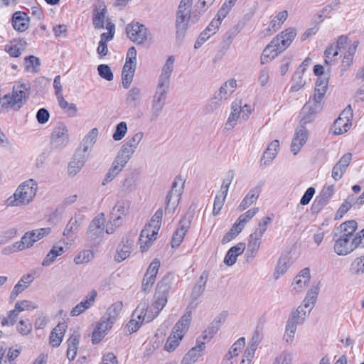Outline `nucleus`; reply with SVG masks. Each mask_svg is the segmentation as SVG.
<instances>
[{"label": "nucleus", "instance_id": "1", "mask_svg": "<svg viewBox=\"0 0 364 364\" xmlns=\"http://www.w3.org/2000/svg\"><path fill=\"white\" fill-rule=\"evenodd\" d=\"M38 191V184L33 179L21 183L14 193L6 200L8 207L28 205L34 199Z\"/></svg>", "mask_w": 364, "mask_h": 364}, {"label": "nucleus", "instance_id": "2", "mask_svg": "<svg viewBox=\"0 0 364 364\" xmlns=\"http://www.w3.org/2000/svg\"><path fill=\"white\" fill-rule=\"evenodd\" d=\"M318 291V285H313L307 292L306 296L303 301L302 304L291 311L287 322L291 324H294L296 327L298 325L303 324L316 303Z\"/></svg>", "mask_w": 364, "mask_h": 364}, {"label": "nucleus", "instance_id": "3", "mask_svg": "<svg viewBox=\"0 0 364 364\" xmlns=\"http://www.w3.org/2000/svg\"><path fill=\"white\" fill-rule=\"evenodd\" d=\"M30 85L21 83L14 86L11 94L5 95L0 98V105L4 109H19L26 103L30 94Z\"/></svg>", "mask_w": 364, "mask_h": 364}, {"label": "nucleus", "instance_id": "4", "mask_svg": "<svg viewBox=\"0 0 364 364\" xmlns=\"http://www.w3.org/2000/svg\"><path fill=\"white\" fill-rule=\"evenodd\" d=\"M191 321V314H185L175 324L172 331L164 345V350L168 352L174 351L186 333Z\"/></svg>", "mask_w": 364, "mask_h": 364}, {"label": "nucleus", "instance_id": "5", "mask_svg": "<svg viewBox=\"0 0 364 364\" xmlns=\"http://www.w3.org/2000/svg\"><path fill=\"white\" fill-rule=\"evenodd\" d=\"M169 87L161 85H156L152 97L149 116L151 121H155L162 113L166 105Z\"/></svg>", "mask_w": 364, "mask_h": 364}, {"label": "nucleus", "instance_id": "6", "mask_svg": "<svg viewBox=\"0 0 364 364\" xmlns=\"http://www.w3.org/2000/svg\"><path fill=\"white\" fill-rule=\"evenodd\" d=\"M144 134L139 132L134 134L131 138H127L115 157L117 161H120L126 165L135 152Z\"/></svg>", "mask_w": 364, "mask_h": 364}, {"label": "nucleus", "instance_id": "7", "mask_svg": "<svg viewBox=\"0 0 364 364\" xmlns=\"http://www.w3.org/2000/svg\"><path fill=\"white\" fill-rule=\"evenodd\" d=\"M193 0H180L176 11V23H196L200 20V13L192 11Z\"/></svg>", "mask_w": 364, "mask_h": 364}, {"label": "nucleus", "instance_id": "8", "mask_svg": "<svg viewBox=\"0 0 364 364\" xmlns=\"http://www.w3.org/2000/svg\"><path fill=\"white\" fill-rule=\"evenodd\" d=\"M161 223L151 218L148 225H146L141 232L139 237L140 249L141 252H146L156 239V235L160 229Z\"/></svg>", "mask_w": 364, "mask_h": 364}, {"label": "nucleus", "instance_id": "9", "mask_svg": "<svg viewBox=\"0 0 364 364\" xmlns=\"http://www.w3.org/2000/svg\"><path fill=\"white\" fill-rule=\"evenodd\" d=\"M164 307V306H161L156 301H154V303L150 307H149L146 302H141L134 310L132 317L141 319L144 323H149L159 315Z\"/></svg>", "mask_w": 364, "mask_h": 364}, {"label": "nucleus", "instance_id": "10", "mask_svg": "<svg viewBox=\"0 0 364 364\" xmlns=\"http://www.w3.org/2000/svg\"><path fill=\"white\" fill-rule=\"evenodd\" d=\"M236 80L234 79L226 81L219 89L218 92L215 94L214 100L210 101L208 105V109L210 111H213L218 109L221 102L226 100L230 95L235 91L236 87Z\"/></svg>", "mask_w": 364, "mask_h": 364}, {"label": "nucleus", "instance_id": "11", "mask_svg": "<svg viewBox=\"0 0 364 364\" xmlns=\"http://www.w3.org/2000/svg\"><path fill=\"white\" fill-rule=\"evenodd\" d=\"M70 141L69 131L63 122H59L53 127L50 136V144L53 148H62L65 146Z\"/></svg>", "mask_w": 364, "mask_h": 364}, {"label": "nucleus", "instance_id": "12", "mask_svg": "<svg viewBox=\"0 0 364 364\" xmlns=\"http://www.w3.org/2000/svg\"><path fill=\"white\" fill-rule=\"evenodd\" d=\"M183 190V183H179L177 181H174L172 184L171 189L166 198V212L172 213L175 211L179 203Z\"/></svg>", "mask_w": 364, "mask_h": 364}, {"label": "nucleus", "instance_id": "13", "mask_svg": "<svg viewBox=\"0 0 364 364\" xmlns=\"http://www.w3.org/2000/svg\"><path fill=\"white\" fill-rule=\"evenodd\" d=\"M333 240L334 241L333 250L338 255H347L357 248L354 237L351 240L333 234Z\"/></svg>", "mask_w": 364, "mask_h": 364}, {"label": "nucleus", "instance_id": "14", "mask_svg": "<svg viewBox=\"0 0 364 364\" xmlns=\"http://www.w3.org/2000/svg\"><path fill=\"white\" fill-rule=\"evenodd\" d=\"M97 136V129H92L83 139L80 147L76 150L75 154L80 155V156L87 160L92 151V149L96 142Z\"/></svg>", "mask_w": 364, "mask_h": 364}, {"label": "nucleus", "instance_id": "15", "mask_svg": "<svg viewBox=\"0 0 364 364\" xmlns=\"http://www.w3.org/2000/svg\"><path fill=\"white\" fill-rule=\"evenodd\" d=\"M126 32L128 38L133 42L143 43L148 36V30L144 24H127Z\"/></svg>", "mask_w": 364, "mask_h": 364}, {"label": "nucleus", "instance_id": "16", "mask_svg": "<svg viewBox=\"0 0 364 364\" xmlns=\"http://www.w3.org/2000/svg\"><path fill=\"white\" fill-rule=\"evenodd\" d=\"M160 267V262L154 259L149 266L142 280L141 289L144 293H148L156 281V277Z\"/></svg>", "mask_w": 364, "mask_h": 364}, {"label": "nucleus", "instance_id": "17", "mask_svg": "<svg viewBox=\"0 0 364 364\" xmlns=\"http://www.w3.org/2000/svg\"><path fill=\"white\" fill-rule=\"evenodd\" d=\"M105 218L103 213L98 214L90 223L87 234L92 240L101 238L105 232Z\"/></svg>", "mask_w": 364, "mask_h": 364}, {"label": "nucleus", "instance_id": "18", "mask_svg": "<svg viewBox=\"0 0 364 364\" xmlns=\"http://www.w3.org/2000/svg\"><path fill=\"white\" fill-rule=\"evenodd\" d=\"M171 283L170 278L164 277L157 284L156 290L154 294L155 301L161 305L165 306L167 303V296L171 289Z\"/></svg>", "mask_w": 364, "mask_h": 364}, {"label": "nucleus", "instance_id": "19", "mask_svg": "<svg viewBox=\"0 0 364 364\" xmlns=\"http://www.w3.org/2000/svg\"><path fill=\"white\" fill-rule=\"evenodd\" d=\"M191 220L186 216L183 217L179 221L178 228L174 232L171 242L173 248L177 247L183 241L187 230L190 228Z\"/></svg>", "mask_w": 364, "mask_h": 364}, {"label": "nucleus", "instance_id": "20", "mask_svg": "<svg viewBox=\"0 0 364 364\" xmlns=\"http://www.w3.org/2000/svg\"><path fill=\"white\" fill-rule=\"evenodd\" d=\"M307 139L308 133L306 129L303 125L297 127L291 144V151L294 155L299 152L301 147L306 142Z\"/></svg>", "mask_w": 364, "mask_h": 364}, {"label": "nucleus", "instance_id": "21", "mask_svg": "<svg viewBox=\"0 0 364 364\" xmlns=\"http://www.w3.org/2000/svg\"><path fill=\"white\" fill-rule=\"evenodd\" d=\"M96 296L97 291L95 290H92L89 294L85 296L84 299L81 302L72 309L70 315L74 317L84 313L93 306Z\"/></svg>", "mask_w": 364, "mask_h": 364}, {"label": "nucleus", "instance_id": "22", "mask_svg": "<svg viewBox=\"0 0 364 364\" xmlns=\"http://www.w3.org/2000/svg\"><path fill=\"white\" fill-rule=\"evenodd\" d=\"M175 58L170 55L162 67L157 84L170 87V78L174 68Z\"/></svg>", "mask_w": 364, "mask_h": 364}, {"label": "nucleus", "instance_id": "23", "mask_svg": "<svg viewBox=\"0 0 364 364\" xmlns=\"http://www.w3.org/2000/svg\"><path fill=\"white\" fill-rule=\"evenodd\" d=\"M262 238L252 233L250 235L245 252V258L247 262H251L257 256L262 242Z\"/></svg>", "mask_w": 364, "mask_h": 364}, {"label": "nucleus", "instance_id": "24", "mask_svg": "<svg viewBox=\"0 0 364 364\" xmlns=\"http://www.w3.org/2000/svg\"><path fill=\"white\" fill-rule=\"evenodd\" d=\"M129 201L127 200H118L115 205L112 208L111 212V218L114 223V225L119 227L118 220L126 216L129 209Z\"/></svg>", "mask_w": 364, "mask_h": 364}, {"label": "nucleus", "instance_id": "25", "mask_svg": "<svg viewBox=\"0 0 364 364\" xmlns=\"http://www.w3.org/2000/svg\"><path fill=\"white\" fill-rule=\"evenodd\" d=\"M357 228L358 223L355 220H348L336 228L333 234L341 235L342 237H347L352 240L354 237V232Z\"/></svg>", "mask_w": 364, "mask_h": 364}, {"label": "nucleus", "instance_id": "26", "mask_svg": "<svg viewBox=\"0 0 364 364\" xmlns=\"http://www.w3.org/2000/svg\"><path fill=\"white\" fill-rule=\"evenodd\" d=\"M113 323L102 316L94 332L92 333V341L93 343H98L111 329Z\"/></svg>", "mask_w": 364, "mask_h": 364}, {"label": "nucleus", "instance_id": "27", "mask_svg": "<svg viewBox=\"0 0 364 364\" xmlns=\"http://www.w3.org/2000/svg\"><path fill=\"white\" fill-rule=\"evenodd\" d=\"M205 342L198 338L197 344L184 355L181 360V364H193L200 356L201 352L205 349Z\"/></svg>", "mask_w": 364, "mask_h": 364}, {"label": "nucleus", "instance_id": "28", "mask_svg": "<svg viewBox=\"0 0 364 364\" xmlns=\"http://www.w3.org/2000/svg\"><path fill=\"white\" fill-rule=\"evenodd\" d=\"M133 245L132 239L124 237L118 246L117 254L114 256L115 261L120 262L127 259L131 253Z\"/></svg>", "mask_w": 364, "mask_h": 364}, {"label": "nucleus", "instance_id": "29", "mask_svg": "<svg viewBox=\"0 0 364 364\" xmlns=\"http://www.w3.org/2000/svg\"><path fill=\"white\" fill-rule=\"evenodd\" d=\"M85 219V216L80 211L77 212L68 223L64 229L63 235L69 237L71 234L77 232Z\"/></svg>", "mask_w": 364, "mask_h": 364}, {"label": "nucleus", "instance_id": "30", "mask_svg": "<svg viewBox=\"0 0 364 364\" xmlns=\"http://www.w3.org/2000/svg\"><path fill=\"white\" fill-rule=\"evenodd\" d=\"M322 108L321 103H317L315 101L309 100L302 108L301 112L304 116L301 119V123L305 124L309 122L311 120V115L319 112Z\"/></svg>", "mask_w": 364, "mask_h": 364}, {"label": "nucleus", "instance_id": "31", "mask_svg": "<svg viewBox=\"0 0 364 364\" xmlns=\"http://www.w3.org/2000/svg\"><path fill=\"white\" fill-rule=\"evenodd\" d=\"M296 35V31L293 28H289L277 36L274 39L277 40L276 43L279 45V49L284 50L291 43Z\"/></svg>", "mask_w": 364, "mask_h": 364}, {"label": "nucleus", "instance_id": "32", "mask_svg": "<svg viewBox=\"0 0 364 364\" xmlns=\"http://www.w3.org/2000/svg\"><path fill=\"white\" fill-rule=\"evenodd\" d=\"M33 276L31 274L23 275L18 283L14 286L13 290L10 294V299L11 300L16 299L19 294L26 289L33 281Z\"/></svg>", "mask_w": 364, "mask_h": 364}, {"label": "nucleus", "instance_id": "33", "mask_svg": "<svg viewBox=\"0 0 364 364\" xmlns=\"http://www.w3.org/2000/svg\"><path fill=\"white\" fill-rule=\"evenodd\" d=\"M333 191L334 188L333 185L324 187L320 193L319 196L314 200L313 208L318 210H321L324 205L327 204L333 196Z\"/></svg>", "mask_w": 364, "mask_h": 364}, {"label": "nucleus", "instance_id": "34", "mask_svg": "<svg viewBox=\"0 0 364 364\" xmlns=\"http://www.w3.org/2000/svg\"><path fill=\"white\" fill-rule=\"evenodd\" d=\"M240 112V100H236L232 103L231 112L225 123L226 129L230 130L235 127L237 121L241 117Z\"/></svg>", "mask_w": 364, "mask_h": 364}, {"label": "nucleus", "instance_id": "35", "mask_svg": "<svg viewBox=\"0 0 364 364\" xmlns=\"http://www.w3.org/2000/svg\"><path fill=\"white\" fill-rule=\"evenodd\" d=\"M310 269L309 268L303 269L299 274L294 278L293 286L296 292L301 291L310 281Z\"/></svg>", "mask_w": 364, "mask_h": 364}, {"label": "nucleus", "instance_id": "36", "mask_svg": "<svg viewBox=\"0 0 364 364\" xmlns=\"http://www.w3.org/2000/svg\"><path fill=\"white\" fill-rule=\"evenodd\" d=\"M93 23H109L107 17V10L105 2L98 1L93 10Z\"/></svg>", "mask_w": 364, "mask_h": 364}, {"label": "nucleus", "instance_id": "37", "mask_svg": "<svg viewBox=\"0 0 364 364\" xmlns=\"http://www.w3.org/2000/svg\"><path fill=\"white\" fill-rule=\"evenodd\" d=\"M261 189L259 187H254L247 193L238 206L240 211L246 210L258 199Z\"/></svg>", "mask_w": 364, "mask_h": 364}, {"label": "nucleus", "instance_id": "38", "mask_svg": "<svg viewBox=\"0 0 364 364\" xmlns=\"http://www.w3.org/2000/svg\"><path fill=\"white\" fill-rule=\"evenodd\" d=\"M66 331V326L65 323L58 324L51 331L50 335V344L53 347H58L60 345L64 334Z\"/></svg>", "mask_w": 364, "mask_h": 364}, {"label": "nucleus", "instance_id": "39", "mask_svg": "<svg viewBox=\"0 0 364 364\" xmlns=\"http://www.w3.org/2000/svg\"><path fill=\"white\" fill-rule=\"evenodd\" d=\"M219 29L217 24H208V26L200 33L196 40L194 48L198 49L206 41L214 35Z\"/></svg>", "mask_w": 364, "mask_h": 364}, {"label": "nucleus", "instance_id": "40", "mask_svg": "<svg viewBox=\"0 0 364 364\" xmlns=\"http://www.w3.org/2000/svg\"><path fill=\"white\" fill-rule=\"evenodd\" d=\"M136 65L124 63L122 72V83L124 88L129 87L134 75Z\"/></svg>", "mask_w": 364, "mask_h": 364}, {"label": "nucleus", "instance_id": "41", "mask_svg": "<svg viewBox=\"0 0 364 364\" xmlns=\"http://www.w3.org/2000/svg\"><path fill=\"white\" fill-rule=\"evenodd\" d=\"M124 166L125 165L124 164L120 163V161H117V159H114L110 168L106 173L102 184L105 186L108 183L111 182L122 171Z\"/></svg>", "mask_w": 364, "mask_h": 364}, {"label": "nucleus", "instance_id": "42", "mask_svg": "<svg viewBox=\"0 0 364 364\" xmlns=\"http://www.w3.org/2000/svg\"><path fill=\"white\" fill-rule=\"evenodd\" d=\"M207 280H208V274L205 272H203L192 289L191 298L193 300L198 299L200 297V296L203 294V293L205 289Z\"/></svg>", "mask_w": 364, "mask_h": 364}, {"label": "nucleus", "instance_id": "43", "mask_svg": "<svg viewBox=\"0 0 364 364\" xmlns=\"http://www.w3.org/2000/svg\"><path fill=\"white\" fill-rule=\"evenodd\" d=\"M26 43L25 41H12L5 46V51L11 57H18L25 50Z\"/></svg>", "mask_w": 364, "mask_h": 364}, {"label": "nucleus", "instance_id": "44", "mask_svg": "<svg viewBox=\"0 0 364 364\" xmlns=\"http://www.w3.org/2000/svg\"><path fill=\"white\" fill-rule=\"evenodd\" d=\"M141 100V90L137 87H133L126 95L125 102L128 106L136 107Z\"/></svg>", "mask_w": 364, "mask_h": 364}, {"label": "nucleus", "instance_id": "45", "mask_svg": "<svg viewBox=\"0 0 364 364\" xmlns=\"http://www.w3.org/2000/svg\"><path fill=\"white\" fill-rule=\"evenodd\" d=\"M87 159L75 153L73 160L68 165V172L70 175H76L83 167Z\"/></svg>", "mask_w": 364, "mask_h": 364}, {"label": "nucleus", "instance_id": "46", "mask_svg": "<svg viewBox=\"0 0 364 364\" xmlns=\"http://www.w3.org/2000/svg\"><path fill=\"white\" fill-rule=\"evenodd\" d=\"M64 252L65 250L63 246L54 245L43 259L42 265L45 267L50 266L56 257L63 255Z\"/></svg>", "mask_w": 364, "mask_h": 364}, {"label": "nucleus", "instance_id": "47", "mask_svg": "<svg viewBox=\"0 0 364 364\" xmlns=\"http://www.w3.org/2000/svg\"><path fill=\"white\" fill-rule=\"evenodd\" d=\"M67 343V357L70 360H73L77 355L79 343V336L76 334L71 335V336L68 338Z\"/></svg>", "mask_w": 364, "mask_h": 364}, {"label": "nucleus", "instance_id": "48", "mask_svg": "<svg viewBox=\"0 0 364 364\" xmlns=\"http://www.w3.org/2000/svg\"><path fill=\"white\" fill-rule=\"evenodd\" d=\"M37 242L35 238V232L28 231L26 232L19 242H16L15 246L18 250H22L25 248H28L33 246V245Z\"/></svg>", "mask_w": 364, "mask_h": 364}, {"label": "nucleus", "instance_id": "49", "mask_svg": "<svg viewBox=\"0 0 364 364\" xmlns=\"http://www.w3.org/2000/svg\"><path fill=\"white\" fill-rule=\"evenodd\" d=\"M122 309V302H116L112 304L108 309L107 310L105 316L103 317L105 319H107L109 321H112L114 323L118 316L119 312Z\"/></svg>", "mask_w": 364, "mask_h": 364}, {"label": "nucleus", "instance_id": "50", "mask_svg": "<svg viewBox=\"0 0 364 364\" xmlns=\"http://www.w3.org/2000/svg\"><path fill=\"white\" fill-rule=\"evenodd\" d=\"M304 70L297 69L292 77V85L291 87V92L299 90L305 85L303 80Z\"/></svg>", "mask_w": 364, "mask_h": 364}, {"label": "nucleus", "instance_id": "51", "mask_svg": "<svg viewBox=\"0 0 364 364\" xmlns=\"http://www.w3.org/2000/svg\"><path fill=\"white\" fill-rule=\"evenodd\" d=\"M338 118H341L343 120H346V124H344L345 129H340L338 133H345L346 132L351 126V120L353 118V110L350 105H348L345 109L342 111Z\"/></svg>", "mask_w": 364, "mask_h": 364}, {"label": "nucleus", "instance_id": "52", "mask_svg": "<svg viewBox=\"0 0 364 364\" xmlns=\"http://www.w3.org/2000/svg\"><path fill=\"white\" fill-rule=\"evenodd\" d=\"M277 40L273 39L271 43L264 49L262 54L267 56L268 58L274 59L282 50L279 49V44L276 43Z\"/></svg>", "mask_w": 364, "mask_h": 364}, {"label": "nucleus", "instance_id": "53", "mask_svg": "<svg viewBox=\"0 0 364 364\" xmlns=\"http://www.w3.org/2000/svg\"><path fill=\"white\" fill-rule=\"evenodd\" d=\"M279 147V142L278 140L272 141L268 146L267 150L264 153L263 157L267 159L268 162L272 161L277 155L278 149Z\"/></svg>", "mask_w": 364, "mask_h": 364}, {"label": "nucleus", "instance_id": "54", "mask_svg": "<svg viewBox=\"0 0 364 364\" xmlns=\"http://www.w3.org/2000/svg\"><path fill=\"white\" fill-rule=\"evenodd\" d=\"M353 196H348L347 199H346L343 203L340 205L339 208L338 209L336 215L335 219L336 220H340L341 219L343 215L350 209L352 207V205L353 203Z\"/></svg>", "mask_w": 364, "mask_h": 364}, {"label": "nucleus", "instance_id": "55", "mask_svg": "<svg viewBox=\"0 0 364 364\" xmlns=\"http://www.w3.org/2000/svg\"><path fill=\"white\" fill-rule=\"evenodd\" d=\"M39 65L40 60L37 57L30 55L24 59L25 69L28 72L37 73Z\"/></svg>", "mask_w": 364, "mask_h": 364}, {"label": "nucleus", "instance_id": "56", "mask_svg": "<svg viewBox=\"0 0 364 364\" xmlns=\"http://www.w3.org/2000/svg\"><path fill=\"white\" fill-rule=\"evenodd\" d=\"M350 271L357 275L364 274V255L355 258L350 264Z\"/></svg>", "mask_w": 364, "mask_h": 364}, {"label": "nucleus", "instance_id": "57", "mask_svg": "<svg viewBox=\"0 0 364 364\" xmlns=\"http://www.w3.org/2000/svg\"><path fill=\"white\" fill-rule=\"evenodd\" d=\"M259 211V208H253L248 210L244 214L241 215L236 223L244 228L246 223L250 221Z\"/></svg>", "mask_w": 364, "mask_h": 364}, {"label": "nucleus", "instance_id": "58", "mask_svg": "<svg viewBox=\"0 0 364 364\" xmlns=\"http://www.w3.org/2000/svg\"><path fill=\"white\" fill-rule=\"evenodd\" d=\"M19 312L17 311L16 307L13 310L8 312L6 317H3L1 321L2 326H13L16 322Z\"/></svg>", "mask_w": 364, "mask_h": 364}, {"label": "nucleus", "instance_id": "59", "mask_svg": "<svg viewBox=\"0 0 364 364\" xmlns=\"http://www.w3.org/2000/svg\"><path fill=\"white\" fill-rule=\"evenodd\" d=\"M94 255L91 250H83L75 257L74 262L77 264L87 263L93 258Z\"/></svg>", "mask_w": 364, "mask_h": 364}, {"label": "nucleus", "instance_id": "60", "mask_svg": "<svg viewBox=\"0 0 364 364\" xmlns=\"http://www.w3.org/2000/svg\"><path fill=\"white\" fill-rule=\"evenodd\" d=\"M271 221L272 218L270 217L262 218L259 223L258 228H256L252 233L262 237L264 232L267 230V227Z\"/></svg>", "mask_w": 364, "mask_h": 364}, {"label": "nucleus", "instance_id": "61", "mask_svg": "<svg viewBox=\"0 0 364 364\" xmlns=\"http://www.w3.org/2000/svg\"><path fill=\"white\" fill-rule=\"evenodd\" d=\"M242 228L240 227L236 222L229 230L228 232L225 234L222 240L223 243H226L231 241L233 238H235L242 230Z\"/></svg>", "mask_w": 364, "mask_h": 364}, {"label": "nucleus", "instance_id": "62", "mask_svg": "<svg viewBox=\"0 0 364 364\" xmlns=\"http://www.w3.org/2000/svg\"><path fill=\"white\" fill-rule=\"evenodd\" d=\"M97 71L99 75L106 80L111 81L113 80L114 75L108 65L101 64L98 65Z\"/></svg>", "mask_w": 364, "mask_h": 364}, {"label": "nucleus", "instance_id": "63", "mask_svg": "<svg viewBox=\"0 0 364 364\" xmlns=\"http://www.w3.org/2000/svg\"><path fill=\"white\" fill-rule=\"evenodd\" d=\"M219 329L218 326L211 322L208 328L203 332L202 337L199 338L200 340L202 338V341L203 342L210 341L218 333Z\"/></svg>", "mask_w": 364, "mask_h": 364}, {"label": "nucleus", "instance_id": "64", "mask_svg": "<svg viewBox=\"0 0 364 364\" xmlns=\"http://www.w3.org/2000/svg\"><path fill=\"white\" fill-rule=\"evenodd\" d=\"M292 355L287 351H284L274 359L272 364H291Z\"/></svg>", "mask_w": 364, "mask_h": 364}]
</instances>
